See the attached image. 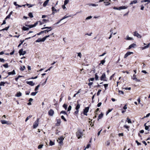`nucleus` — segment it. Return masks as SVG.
Returning a JSON list of instances; mask_svg holds the SVG:
<instances>
[{
  "label": "nucleus",
  "instance_id": "f257e3e1",
  "mask_svg": "<svg viewBox=\"0 0 150 150\" xmlns=\"http://www.w3.org/2000/svg\"><path fill=\"white\" fill-rule=\"evenodd\" d=\"M76 136L78 139L81 138L83 136V133L80 131H78L76 133Z\"/></svg>",
  "mask_w": 150,
  "mask_h": 150
},
{
  "label": "nucleus",
  "instance_id": "f03ea898",
  "mask_svg": "<svg viewBox=\"0 0 150 150\" xmlns=\"http://www.w3.org/2000/svg\"><path fill=\"white\" fill-rule=\"evenodd\" d=\"M64 139V138L62 136H61L58 138V140H57V141L59 144L62 145L63 144V141Z\"/></svg>",
  "mask_w": 150,
  "mask_h": 150
},
{
  "label": "nucleus",
  "instance_id": "7ed1b4c3",
  "mask_svg": "<svg viewBox=\"0 0 150 150\" xmlns=\"http://www.w3.org/2000/svg\"><path fill=\"white\" fill-rule=\"evenodd\" d=\"M39 118H37L36 121L34 123L33 125V128H36L38 126L39 124Z\"/></svg>",
  "mask_w": 150,
  "mask_h": 150
},
{
  "label": "nucleus",
  "instance_id": "20e7f679",
  "mask_svg": "<svg viewBox=\"0 0 150 150\" xmlns=\"http://www.w3.org/2000/svg\"><path fill=\"white\" fill-rule=\"evenodd\" d=\"M38 22L37 21L36 23H35L34 24L30 25H26V26H27V27H29V28H33V27L36 26V25L38 24Z\"/></svg>",
  "mask_w": 150,
  "mask_h": 150
},
{
  "label": "nucleus",
  "instance_id": "39448f33",
  "mask_svg": "<svg viewBox=\"0 0 150 150\" xmlns=\"http://www.w3.org/2000/svg\"><path fill=\"white\" fill-rule=\"evenodd\" d=\"M89 109V107H86L84 110H83V114L84 115L87 116V113L88 112Z\"/></svg>",
  "mask_w": 150,
  "mask_h": 150
},
{
  "label": "nucleus",
  "instance_id": "423d86ee",
  "mask_svg": "<svg viewBox=\"0 0 150 150\" xmlns=\"http://www.w3.org/2000/svg\"><path fill=\"white\" fill-rule=\"evenodd\" d=\"M1 123L3 124H7L8 125H9L11 124V123L10 122L7 121L5 120H1Z\"/></svg>",
  "mask_w": 150,
  "mask_h": 150
},
{
  "label": "nucleus",
  "instance_id": "0eeeda50",
  "mask_svg": "<svg viewBox=\"0 0 150 150\" xmlns=\"http://www.w3.org/2000/svg\"><path fill=\"white\" fill-rule=\"evenodd\" d=\"M19 53L20 55H24L26 54V52L25 51H23V49H21L19 50Z\"/></svg>",
  "mask_w": 150,
  "mask_h": 150
},
{
  "label": "nucleus",
  "instance_id": "6e6552de",
  "mask_svg": "<svg viewBox=\"0 0 150 150\" xmlns=\"http://www.w3.org/2000/svg\"><path fill=\"white\" fill-rule=\"evenodd\" d=\"M134 35L135 36L137 37L138 38H142V36L137 31H135L134 32Z\"/></svg>",
  "mask_w": 150,
  "mask_h": 150
},
{
  "label": "nucleus",
  "instance_id": "1a4fd4ad",
  "mask_svg": "<svg viewBox=\"0 0 150 150\" xmlns=\"http://www.w3.org/2000/svg\"><path fill=\"white\" fill-rule=\"evenodd\" d=\"M49 115L50 116H52L54 114V111L52 109H50L48 112Z\"/></svg>",
  "mask_w": 150,
  "mask_h": 150
},
{
  "label": "nucleus",
  "instance_id": "9d476101",
  "mask_svg": "<svg viewBox=\"0 0 150 150\" xmlns=\"http://www.w3.org/2000/svg\"><path fill=\"white\" fill-rule=\"evenodd\" d=\"M52 14L54 15L55 13L57 12V10L54 7L52 6Z\"/></svg>",
  "mask_w": 150,
  "mask_h": 150
},
{
  "label": "nucleus",
  "instance_id": "9b49d317",
  "mask_svg": "<svg viewBox=\"0 0 150 150\" xmlns=\"http://www.w3.org/2000/svg\"><path fill=\"white\" fill-rule=\"evenodd\" d=\"M61 122V120L60 119H58L57 120V123L56 125L57 126H59L60 125Z\"/></svg>",
  "mask_w": 150,
  "mask_h": 150
},
{
  "label": "nucleus",
  "instance_id": "f8f14e48",
  "mask_svg": "<svg viewBox=\"0 0 150 150\" xmlns=\"http://www.w3.org/2000/svg\"><path fill=\"white\" fill-rule=\"evenodd\" d=\"M133 52H127L125 55L124 58H126L129 55H130L131 54H133Z\"/></svg>",
  "mask_w": 150,
  "mask_h": 150
},
{
  "label": "nucleus",
  "instance_id": "ddd939ff",
  "mask_svg": "<svg viewBox=\"0 0 150 150\" xmlns=\"http://www.w3.org/2000/svg\"><path fill=\"white\" fill-rule=\"evenodd\" d=\"M105 78V74L103 73L101 76V77H100V80H103V81H106Z\"/></svg>",
  "mask_w": 150,
  "mask_h": 150
},
{
  "label": "nucleus",
  "instance_id": "4468645a",
  "mask_svg": "<svg viewBox=\"0 0 150 150\" xmlns=\"http://www.w3.org/2000/svg\"><path fill=\"white\" fill-rule=\"evenodd\" d=\"M45 41L44 38H39L35 42H44Z\"/></svg>",
  "mask_w": 150,
  "mask_h": 150
},
{
  "label": "nucleus",
  "instance_id": "2eb2a0df",
  "mask_svg": "<svg viewBox=\"0 0 150 150\" xmlns=\"http://www.w3.org/2000/svg\"><path fill=\"white\" fill-rule=\"evenodd\" d=\"M26 83L27 84H29V85L33 86H34L35 84L33 83V82L32 81H27L26 82Z\"/></svg>",
  "mask_w": 150,
  "mask_h": 150
},
{
  "label": "nucleus",
  "instance_id": "dca6fc26",
  "mask_svg": "<svg viewBox=\"0 0 150 150\" xmlns=\"http://www.w3.org/2000/svg\"><path fill=\"white\" fill-rule=\"evenodd\" d=\"M136 44L133 43V44L131 45H130L129 46L128 48V49H130L132 48H134V47H136Z\"/></svg>",
  "mask_w": 150,
  "mask_h": 150
},
{
  "label": "nucleus",
  "instance_id": "f3484780",
  "mask_svg": "<svg viewBox=\"0 0 150 150\" xmlns=\"http://www.w3.org/2000/svg\"><path fill=\"white\" fill-rule=\"evenodd\" d=\"M8 74L9 75H11V74L14 75L16 74L15 71L14 70H13V71L12 72H8Z\"/></svg>",
  "mask_w": 150,
  "mask_h": 150
},
{
  "label": "nucleus",
  "instance_id": "a211bd4d",
  "mask_svg": "<svg viewBox=\"0 0 150 150\" xmlns=\"http://www.w3.org/2000/svg\"><path fill=\"white\" fill-rule=\"evenodd\" d=\"M127 8V6H120L119 7V10H122V9H125Z\"/></svg>",
  "mask_w": 150,
  "mask_h": 150
},
{
  "label": "nucleus",
  "instance_id": "6ab92c4d",
  "mask_svg": "<svg viewBox=\"0 0 150 150\" xmlns=\"http://www.w3.org/2000/svg\"><path fill=\"white\" fill-rule=\"evenodd\" d=\"M49 0H46V1H45L43 4V6L44 7H45L48 3Z\"/></svg>",
  "mask_w": 150,
  "mask_h": 150
},
{
  "label": "nucleus",
  "instance_id": "aec40b11",
  "mask_svg": "<svg viewBox=\"0 0 150 150\" xmlns=\"http://www.w3.org/2000/svg\"><path fill=\"white\" fill-rule=\"evenodd\" d=\"M71 16V15H70L69 16H67V15H66L64 17H63L61 19L62 20L63 19H64L66 18H67L70 17Z\"/></svg>",
  "mask_w": 150,
  "mask_h": 150
},
{
  "label": "nucleus",
  "instance_id": "412c9836",
  "mask_svg": "<svg viewBox=\"0 0 150 150\" xmlns=\"http://www.w3.org/2000/svg\"><path fill=\"white\" fill-rule=\"evenodd\" d=\"M150 45V43L148 44L147 45L144 46L142 48V50H144L148 48Z\"/></svg>",
  "mask_w": 150,
  "mask_h": 150
},
{
  "label": "nucleus",
  "instance_id": "4be33fe9",
  "mask_svg": "<svg viewBox=\"0 0 150 150\" xmlns=\"http://www.w3.org/2000/svg\"><path fill=\"white\" fill-rule=\"evenodd\" d=\"M137 0H135L134 1H133L131 2V3H130L129 4L130 5H132L133 4H135L137 3Z\"/></svg>",
  "mask_w": 150,
  "mask_h": 150
},
{
  "label": "nucleus",
  "instance_id": "5701e85b",
  "mask_svg": "<svg viewBox=\"0 0 150 150\" xmlns=\"http://www.w3.org/2000/svg\"><path fill=\"white\" fill-rule=\"evenodd\" d=\"M22 94L21 92H19L16 95V96L17 97H19L21 96Z\"/></svg>",
  "mask_w": 150,
  "mask_h": 150
},
{
  "label": "nucleus",
  "instance_id": "b1692460",
  "mask_svg": "<svg viewBox=\"0 0 150 150\" xmlns=\"http://www.w3.org/2000/svg\"><path fill=\"white\" fill-rule=\"evenodd\" d=\"M103 116V114L102 113H101L100 115H99L98 118V120H99V119H101L102 118Z\"/></svg>",
  "mask_w": 150,
  "mask_h": 150
},
{
  "label": "nucleus",
  "instance_id": "393cba45",
  "mask_svg": "<svg viewBox=\"0 0 150 150\" xmlns=\"http://www.w3.org/2000/svg\"><path fill=\"white\" fill-rule=\"evenodd\" d=\"M22 29L23 30H28L29 29V28L25 26H23L22 28Z\"/></svg>",
  "mask_w": 150,
  "mask_h": 150
},
{
  "label": "nucleus",
  "instance_id": "a878e982",
  "mask_svg": "<svg viewBox=\"0 0 150 150\" xmlns=\"http://www.w3.org/2000/svg\"><path fill=\"white\" fill-rule=\"evenodd\" d=\"M89 6H97L98 5H96L95 4H88Z\"/></svg>",
  "mask_w": 150,
  "mask_h": 150
},
{
  "label": "nucleus",
  "instance_id": "bb28decb",
  "mask_svg": "<svg viewBox=\"0 0 150 150\" xmlns=\"http://www.w3.org/2000/svg\"><path fill=\"white\" fill-rule=\"evenodd\" d=\"M38 93V91L33 92L31 93V95L33 96H35Z\"/></svg>",
  "mask_w": 150,
  "mask_h": 150
},
{
  "label": "nucleus",
  "instance_id": "cd10ccee",
  "mask_svg": "<svg viewBox=\"0 0 150 150\" xmlns=\"http://www.w3.org/2000/svg\"><path fill=\"white\" fill-rule=\"evenodd\" d=\"M6 82H4L1 81L0 83V86H4V84L6 83Z\"/></svg>",
  "mask_w": 150,
  "mask_h": 150
},
{
  "label": "nucleus",
  "instance_id": "c85d7f7f",
  "mask_svg": "<svg viewBox=\"0 0 150 150\" xmlns=\"http://www.w3.org/2000/svg\"><path fill=\"white\" fill-rule=\"evenodd\" d=\"M146 123H145L144 125V126H145V129L146 130H149V126L146 125Z\"/></svg>",
  "mask_w": 150,
  "mask_h": 150
},
{
  "label": "nucleus",
  "instance_id": "c756f323",
  "mask_svg": "<svg viewBox=\"0 0 150 150\" xmlns=\"http://www.w3.org/2000/svg\"><path fill=\"white\" fill-rule=\"evenodd\" d=\"M132 79L133 80H135V81L137 82H139L140 81V80L137 79L136 77L132 78Z\"/></svg>",
  "mask_w": 150,
  "mask_h": 150
},
{
  "label": "nucleus",
  "instance_id": "7c9ffc66",
  "mask_svg": "<svg viewBox=\"0 0 150 150\" xmlns=\"http://www.w3.org/2000/svg\"><path fill=\"white\" fill-rule=\"evenodd\" d=\"M40 84H39V85H38L37 86H36L35 89V91H37L38 90V88L40 87Z\"/></svg>",
  "mask_w": 150,
  "mask_h": 150
},
{
  "label": "nucleus",
  "instance_id": "2f4dec72",
  "mask_svg": "<svg viewBox=\"0 0 150 150\" xmlns=\"http://www.w3.org/2000/svg\"><path fill=\"white\" fill-rule=\"evenodd\" d=\"M32 116V115H30L28 117H27L25 120V122H27L28 121V120H29L30 118Z\"/></svg>",
  "mask_w": 150,
  "mask_h": 150
},
{
  "label": "nucleus",
  "instance_id": "473e14b6",
  "mask_svg": "<svg viewBox=\"0 0 150 150\" xmlns=\"http://www.w3.org/2000/svg\"><path fill=\"white\" fill-rule=\"evenodd\" d=\"M25 69V67L23 66V67H21L20 69L21 71H23Z\"/></svg>",
  "mask_w": 150,
  "mask_h": 150
},
{
  "label": "nucleus",
  "instance_id": "72a5a7b5",
  "mask_svg": "<svg viewBox=\"0 0 150 150\" xmlns=\"http://www.w3.org/2000/svg\"><path fill=\"white\" fill-rule=\"evenodd\" d=\"M80 108V105L79 104H78L77 105H76V107L75 109H76V110H79V109Z\"/></svg>",
  "mask_w": 150,
  "mask_h": 150
},
{
  "label": "nucleus",
  "instance_id": "f704fd0d",
  "mask_svg": "<svg viewBox=\"0 0 150 150\" xmlns=\"http://www.w3.org/2000/svg\"><path fill=\"white\" fill-rule=\"evenodd\" d=\"M50 146H52L54 144V143L51 140H50Z\"/></svg>",
  "mask_w": 150,
  "mask_h": 150
},
{
  "label": "nucleus",
  "instance_id": "c9c22d12",
  "mask_svg": "<svg viewBox=\"0 0 150 150\" xmlns=\"http://www.w3.org/2000/svg\"><path fill=\"white\" fill-rule=\"evenodd\" d=\"M95 79L96 80H98V77L97 75V74L96 73L95 74Z\"/></svg>",
  "mask_w": 150,
  "mask_h": 150
},
{
  "label": "nucleus",
  "instance_id": "e433bc0d",
  "mask_svg": "<svg viewBox=\"0 0 150 150\" xmlns=\"http://www.w3.org/2000/svg\"><path fill=\"white\" fill-rule=\"evenodd\" d=\"M51 30V29L49 30H45L44 31H42L43 33H48V32H49Z\"/></svg>",
  "mask_w": 150,
  "mask_h": 150
},
{
  "label": "nucleus",
  "instance_id": "4c0bfd02",
  "mask_svg": "<svg viewBox=\"0 0 150 150\" xmlns=\"http://www.w3.org/2000/svg\"><path fill=\"white\" fill-rule=\"evenodd\" d=\"M28 16L30 17V18H32L33 17V16L32 13H29L28 14Z\"/></svg>",
  "mask_w": 150,
  "mask_h": 150
},
{
  "label": "nucleus",
  "instance_id": "58836bf2",
  "mask_svg": "<svg viewBox=\"0 0 150 150\" xmlns=\"http://www.w3.org/2000/svg\"><path fill=\"white\" fill-rule=\"evenodd\" d=\"M43 146V144L40 145L38 146V148L39 149H41L42 148Z\"/></svg>",
  "mask_w": 150,
  "mask_h": 150
},
{
  "label": "nucleus",
  "instance_id": "ea45409f",
  "mask_svg": "<svg viewBox=\"0 0 150 150\" xmlns=\"http://www.w3.org/2000/svg\"><path fill=\"white\" fill-rule=\"evenodd\" d=\"M63 106L65 110H66L67 108V105L66 104H64L63 105Z\"/></svg>",
  "mask_w": 150,
  "mask_h": 150
},
{
  "label": "nucleus",
  "instance_id": "a19ab883",
  "mask_svg": "<svg viewBox=\"0 0 150 150\" xmlns=\"http://www.w3.org/2000/svg\"><path fill=\"white\" fill-rule=\"evenodd\" d=\"M105 59L103 60H102L100 61V64H103L105 62Z\"/></svg>",
  "mask_w": 150,
  "mask_h": 150
},
{
  "label": "nucleus",
  "instance_id": "79ce46f5",
  "mask_svg": "<svg viewBox=\"0 0 150 150\" xmlns=\"http://www.w3.org/2000/svg\"><path fill=\"white\" fill-rule=\"evenodd\" d=\"M69 2V1L68 0H65L64 1V5H66L67 4L68 2Z\"/></svg>",
  "mask_w": 150,
  "mask_h": 150
},
{
  "label": "nucleus",
  "instance_id": "37998d69",
  "mask_svg": "<svg viewBox=\"0 0 150 150\" xmlns=\"http://www.w3.org/2000/svg\"><path fill=\"white\" fill-rule=\"evenodd\" d=\"M9 28V26H8V27H6L4 28L1 30H0V31H3V30H8V29Z\"/></svg>",
  "mask_w": 150,
  "mask_h": 150
},
{
  "label": "nucleus",
  "instance_id": "c03bdc74",
  "mask_svg": "<svg viewBox=\"0 0 150 150\" xmlns=\"http://www.w3.org/2000/svg\"><path fill=\"white\" fill-rule=\"evenodd\" d=\"M3 66L6 68H7L8 67V64L6 63L3 65Z\"/></svg>",
  "mask_w": 150,
  "mask_h": 150
},
{
  "label": "nucleus",
  "instance_id": "a18cd8bd",
  "mask_svg": "<svg viewBox=\"0 0 150 150\" xmlns=\"http://www.w3.org/2000/svg\"><path fill=\"white\" fill-rule=\"evenodd\" d=\"M132 39H133L132 38L129 37L128 36H127L126 40H132Z\"/></svg>",
  "mask_w": 150,
  "mask_h": 150
},
{
  "label": "nucleus",
  "instance_id": "49530a36",
  "mask_svg": "<svg viewBox=\"0 0 150 150\" xmlns=\"http://www.w3.org/2000/svg\"><path fill=\"white\" fill-rule=\"evenodd\" d=\"M46 28H48V29H50H50H51V30H52L51 27H45V28H42V29L43 30L44 29H46Z\"/></svg>",
  "mask_w": 150,
  "mask_h": 150
},
{
  "label": "nucleus",
  "instance_id": "de8ad7c7",
  "mask_svg": "<svg viewBox=\"0 0 150 150\" xmlns=\"http://www.w3.org/2000/svg\"><path fill=\"white\" fill-rule=\"evenodd\" d=\"M71 106L70 105H69L68 109L67 111H70L71 110Z\"/></svg>",
  "mask_w": 150,
  "mask_h": 150
},
{
  "label": "nucleus",
  "instance_id": "09e8293b",
  "mask_svg": "<svg viewBox=\"0 0 150 150\" xmlns=\"http://www.w3.org/2000/svg\"><path fill=\"white\" fill-rule=\"evenodd\" d=\"M61 117V118L62 119H63L64 120V121H65V122L67 121V120H66V119H65V118L64 116H63V115Z\"/></svg>",
  "mask_w": 150,
  "mask_h": 150
},
{
  "label": "nucleus",
  "instance_id": "8fccbe9b",
  "mask_svg": "<svg viewBox=\"0 0 150 150\" xmlns=\"http://www.w3.org/2000/svg\"><path fill=\"white\" fill-rule=\"evenodd\" d=\"M5 60L3 58H0V61L2 62H5Z\"/></svg>",
  "mask_w": 150,
  "mask_h": 150
},
{
  "label": "nucleus",
  "instance_id": "3c124183",
  "mask_svg": "<svg viewBox=\"0 0 150 150\" xmlns=\"http://www.w3.org/2000/svg\"><path fill=\"white\" fill-rule=\"evenodd\" d=\"M92 18V16H88V17H87L86 18V20H88V19H91Z\"/></svg>",
  "mask_w": 150,
  "mask_h": 150
},
{
  "label": "nucleus",
  "instance_id": "603ef678",
  "mask_svg": "<svg viewBox=\"0 0 150 150\" xmlns=\"http://www.w3.org/2000/svg\"><path fill=\"white\" fill-rule=\"evenodd\" d=\"M50 35H46V36H45V37H44L43 38H44L45 40H46V38L48 37H49Z\"/></svg>",
  "mask_w": 150,
  "mask_h": 150
},
{
  "label": "nucleus",
  "instance_id": "864d4df0",
  "mask_svg": "<svg viewBox=\"0 0 150 150\" xmlns=\"http://www.w3.org/2000/svg\"><path fill=\"white\" fill-rule=\"evenodd\" d=\"M127 122L128 123H132V122L131 121V120L130 119H129V118H127Z\"/></svg>",
  "mask_w": 150,
  "mask_h": 150
},
{
  "label": "nucleus",
  "instance_id": "5fc2aeb1",
  "mask_svg": "<svg viewBox=\"0 0 150 150\" xmlns=\"http://www.w3.org/2000/svg\"><path fill=\"white\" fill-rule=\"evenodd\" d=\"M81 52H79L78 53V56H79L80 58L81 57Z\"/></svg>",
  "mask_w": 150,
  "mask_h": 150
},
{
  "label": "nucleus",
  "instance_id": "6e6d98bb",
  "mask_svg": "<svg viewBox=\"0 0 150 150\" xmlns=\"http://www.w3.org/2000/svg\"><path fill=\"white\" fill-rule=\"evenodd\" d=\"M26 5L27 6H29V7H32L33 6H34V5L30 4H26Z\"/></svg>",
  "mask_w": 150,
  "mask_h": 150
},
{
  "label": "nucleus",
  "instance_id": "4d7b16f0",
  "mask_svg": "<svg viewBox=\"0 0 150 150\" xmlns=\"http://www.w3.org/2000/svg\"><path fill=\"white\" fill-rule=\"evenodd\" d=\"M79 112V110H76L74 112V114L75 115H77Z\"/></svg>",
  "mask_w": 150,
  "mask_h": 150
},
{
  "label": "nucleus",
  "instance_id": "13d9d810",
  "mask_svg": "<svg viewBox=\"0 0 150 150\" xmlns=\"http://www.w3.org/2000/svg\"><path fill=\"white\" fill-rule=\"evenodd\" d=\"M112 110V109L111 110H110V109H109V110H108V111H107V112H106V115H107L108 113L110 112Z\"/></svg>",
  "mask_w": 150,
  "mask_h": 150
},
{
  "label": "nucleus",
  "instance_id": "bf43d9fd",
  "mask_svg": "<svg viewBox=\"0 0 150 150\" xmlns=\"http://www.w3.org/2000/svg\"><path fill=\"white\" fill-rule=\"evenodd\" d=\"M101 91V90L100 89V90H98V92L97 93V96H99V95L100 92Z\"/></svg>",
  "mask_w": 150,
  "mask_h": 150
},
{
  "label": "nucleus",
  "instance_id": "052dcab7",
  "mask_svg": "<svg viewBox=\"0 0 150 150\" xmlns=\"http://www.w3.org/2000/svg\"><path fill=\"white\" fill-rule=\"evenodd\" d=\"M137 143V145H141V143L139 142L138 141L136 140L135 141Z\"/></svg>",
  "mask_w": 150,
  "mask_h": 150
},
{
  "label": "nucleus",
  "instance_id": "680f3d73",
  "mask_svg": "<svg viewBox=\"0 0 150 150\" xmlns=\"http://www.w3.org/2000/svg\"><path fill=\"white\" fill-rule=\"evenodd\" d=\"M60 113H63V114H67V113H66V112L65 111H63V110Z\"/></svg>",
  "mask_w": 150,
  "mask_h": 150
},
{
  "label": "nucleus",
  "instance_id": "e2e57ef3",
  "mask_svg": "<svg viewBox=\"0 0 150 150\" xmlns=\"http://www.w3.org/2000/svg\"><path fill=\"white\" fill-rule=\"evenodd\" d=\"M104 3H106V4H105V5L106 6H108L110 4V3L109 2H104Z\"/></svg>",
  "mask_w": 150,
  "mask_h": 150
},
{
  "label": "nucleus",
  "instance_id": "0e129e2a",
  "mask_svg": "<svg viewBox=\"0 0 150 150\" xmlns=\"http://www.w3.org/2000/svg\"><path fill=\"white\" fill-rule=\"evenodd\" d=\"M106 145L108 146L110 145V142L109 141H107V142L105 143Z\"/></svg>",
  "mask_w": 150,
  "mask_h": 150
},
{
  "label": "nucleus",
  "instance_id": "69168bd1",
  "mask_svg": "<svg viewBox=\"0 0 150 150\" xmlns=\"http://www.w3.org/2000/svg\"><path fill=\"white\" fill-rule=\"evenodd\" d=\"M105 87V88H106L107 87H108V84H105L103 85Z\"/></svg>",
  "mask_w": 150,
  "mask_h": 150
},
{
  "label": "nucleus",
  "instance_id": "338daca9",
  "mask_svg": "<svg viewBox=\"0 0 150 150\" xmlns=\"http://www.w3.org/2000/svg\"><path fill=\"white\" fill-rule=\"evenodd\" d=\"M102 104V103L101 102L99 103L98 104H97V106L98 107H100L101 105Z\"/></svg>",
  "mask_w": 150,
  "mask_h": 150
},
{
  "label": "nucleus",
  "instance_id": "774afa93",
  "mask_svg": "<svg viewBox=\"0 0 150 150\" xmlns=\"http://www.w3.org/2000/svg\"><path fill=\"white\" fill-rule=\"evenodd\" d=\"M118 92H119V93L120 94H124V92L122 91L119 90Z\"/></svg>",
  "mask_w": 150,
  "mask_h": 150
}]
</instances>
